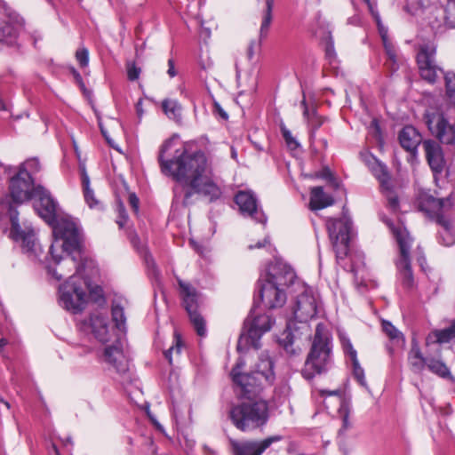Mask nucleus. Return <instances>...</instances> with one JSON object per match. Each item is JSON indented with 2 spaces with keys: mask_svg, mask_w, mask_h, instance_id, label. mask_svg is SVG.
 <instances>
[{
  "mask_svg": "<svg viewBox=\"0 0 455 455\" xmlns=\"http://www.w3.org/2000/svg\"><path fill=\"white\" fill-rule=\"evenodd\" d=\"M273 323L274 320L269 315L259 314L255 308L252 309L244 321V331L239 337L237 350L241 351L249 346L258 349L261 336L270 331Z\"/></svg>",
  "mask_w": 455,
  "mask_h": 455,
  "instance_id": "10",
  "label": "nucleus"
},
{
  "mask_svg": "<svg viewBox=\"0 0 455 455\" xmlns=\"http://www.w3.org/2000/svg\"><path fill=\"white\" fill-rule=\"evenodd\" d=\"M423 261H425V258H424V257H420V258L419 259V264H420V266H421V267H423Z\"/></svg>",
  "mask_w": 455,
  "mask_h": 455,
  "instance_id": "60",
  "label": "nucleus"
},
{
  "mask_svg": "<svg viewBox=\"0 0 455 455\" xmlns=\"http://www.w3.org/2000/svg\"><path fill=\"white\" fill-rule=\"evenodd\" d=\"M39 160L37 158H30L22 164L19 172H26L28 175L32 177V174L39 172Z\"/></svg>",
  "mask_w": 455,
  "mask_h": 455,
  "instance_id": "40",
  "label": "nucleus"
},
{
  "mask_svg": "<svg viewBox=\"0 0 455 455\" xmlns=\"http://www.w3.org/2000/svg\"><path fill=\"white\" fill-rule=\"evenodd\" d=\"M1 401L4 403V404L8 409L10 408V404H9V403H8V401H7V400H1Z\"/></svg>",
  "mask_w": 455,
  "mask_h": 455,
  "instance_id": "62",
  "label": "nucleus"
},
{
  "mask_svg": "<svg viewBox=\"0 0 455 455\" xmlns=\"http://www.w3.org/2000/svg\"><path fill=\"white\" fill-rule=\"evenodd\" d=\"M53 449H54V451H55V452H56V455H59V451H58V450H57V448H56V446H55V445H53Z\"/></svg>",
  "mask_w": 455,
  "mask_h": 455,
  "instance_id": "64",
  "label": "nucleus"
},
{
  "mask_svg": "<svg viewBox=\"0 0 455 455\" xmlns=\"http://www.w3.org/2000/svg\"><path fill=\"white\" fill-rule=\"evenodd\" d=\"M301 104L304 107L303 115L307 119V122L311 127L310 137H311V139H315L316 130L324 123L325 118L323 116H317L316 113L315 112V110L312 111V113L310 114V112L307 107L305 99L302 100Z\"/></svg>",
  "mask_w": 455,
  "mask_h": 455,
  "instance_id": "32",
  "label": "nucleus"
},
{
  "mask_svg": "<svg viewBox=\"0 0 455 455\" xmlns=\"http://www.w3.org/2000/svg\"><path fill=\"white\" fill-rule=\"evenodd\" d=\"M326 55L330 60H331L334 57V49L332 44L327 46Z\"/></svg>",
  "mask_w": 455,
  "mask_h": 455,
  "instance_id": "56",
  "label": "nucleus"
},
{
  "mask_svg": "<svg viewBox=\"0 0 455 455\" xmlns=\"http://www.w3.org/2000/svg\"><path fill=\"white\" fill-rule=\"evenodd\" d=\"M329 395H339V392L338 391H332V392H330L328 393Z\"/></svg>",
  "mask_w": 455,
  "mask_h": 455,
  "instance_id": "61",
  "label": "nucleus"
},
{
  "mask_svg": "<svg viewBox=\"0 0 455 455\" xmlns=\"http://www.w3.org/2000/svg\"><path fill=\"white\" fill-rule=\"evenodd\" d=\"M254 55V43L251 42L247 49V56L251 60Z\"/></svg>",
  "mask_w": 455,
  "mask_h": 455,
  "instance_id": "55",
  "label": "nucleus"
},
{
  "mask_svg": "<svg viewBox=\"0 0 455 455\" xmlns=\"http://www.w3.org/2000/svg\"><path fill=\"white\" fill-rule=\"evenodd\" d=\"M142 410H144L147 413V415L151 419V420H154V418L151 415V412L149 411V403L145 402L143 405L140 406Z\"/></svg>",
  "mask_w": 455,
  "mask_h": 455,
  "instance_id": "54",
  "label": "nucleus"
},
{
  "mask_svg": "<svg viewBox=\"0 0 455 455\" xmlns=\"http://www.w3.org/2000/svg\"><path fill=\"white\" fill-rule=\"evenodd\" d=\"M112 319L116 327L122 331H125L126 317L124 308L118 304L112 305Z\"/></svg>",
  "mask_w": 455,
  "mask_h": 455,
  "instance_id": "36",
  "label": "nucleus"
},
{
  "mask_svg": "<svg viewBox=\"0 0 455 455\" xmlns=\"http://www.w3.org/2000/svg\"><path fill=\"white\" fill-rule=\"evenodd\" d=\"M173 345L170 347L167 350L164 352L165 358L168 360L169 363H172V355L175 352L177 355H179L181 351L182 347V341L180 339V336L175 332L174 333V339H173Z\"/></svg>",
  "mask_w": 455,
  "mask_h": 455,
  "instance_id": "39",
  "label": "nucleus"
},
{
  "mask_svg": "<svg viewBox=\"0 0 455 455\" xmlns=\"http://www.w3.org/2000/svg\"><path fill=\"white\" fill-rule=\"evenodd\" d=\"M174 138L166 140L160 148L158 162L161 172L180 183L184 188L183 204H192L194 195L209 202L220 198L222 191L214 180L212 161L203 150L190 149L188 142L174 150L170 159L164 154L172 148Z\"/></svg>",
  "mask_w": 455,
  "mask_h": 455,
  "instance_id": "1",
  "label": "nucleus"
},
{
  "mask_svg": "<svg viewBox=\"0 0 455 455\" xmlns=\"http://www.w3.org/2000/svg\"><path fill=\"white\" fill-rule=\"evenodd\" d=\"M259 294L262 303L268 308L281 307L287 299L283 288L261 278L259 280Z\"/></svg>",
  "mask_w": 455,
  "mask_h": 455,
  "instance_id": "18",
  "label": "nucleus"
},
{
  "mask_svg": "<svg viewBox=\"0 0 455 455\" xmlns=\"http://www.w3.org/2000/svg\"><path fill=\"white\" fill-rule=\"evenodd\" d=\"M141 105H142V100H140L136 105V109H137V113L139 116H141L143 113Z\"/></svg>",
  "mask_w": 455,
  "mask_h": 455,
  "instance_id": "57",
  "label": "nucleus"
},
{
  "mask_svg": "<svg viewBox=\"0 0 455 455\" xmlns=\"http://www.w3.org/2000/svg\"><path fill=\"white\" fill-rule=\"evenodd\" d=\"M427 23L435 33L442 32L446 26L445 11L442 8L434 9L427 18Z\"/></svg>",
  "mask_w": 455,
  "mask_h": 455,
  "instance_id": "30",
  "label": "nucleus"
},
{
  "mask_svg": "<svg viewBox=\"0 0 455 455\" xmlns=\"http://www.w3.org/2000/svg\"><path fill=\"white\" fill-rule=\"evenodd\" d=\"M233 424L246 432L264 425L268 419L266 400H248L234 406L229 412Z\"/></svg>",
  "mask_w": 455,
  "mask_h": 455,
  "instance_id": "6",
  "label": "nucleus"
},
{
  "mask_svg": "<svg viewBox=\"0 0 455 455\" xmlns=\"http://www.w3.org/2000/svg\"><path fill=\"white\" fill-rule=\"evenodd\" d=\"M180 294L182 296L184 307L189 315L197 334L201 337L206 334L205 322L203 316L198 313V294L196 290L189 283L179 280Z\"/></svg>",
  "mask_w": 455,
  "mask_h": 455,
  "instance_id": "13",
  "label": "nucleus"
},
{
  "mask_svg": "<svg viewBox=\"0 0 455 455\" xmlns=\"http://www.w3.org/2000/svg\"><path fill=\"white\" fill-rule=\"evenodd\" d=\"M281 343L283 344V348L288 354L295 355L297 353L296 349L293 347V337L290 332L287 333L285 339H283Z\"/></svg>",
  "mask_w": 455,
  "mask_h": 455,
  "instance_id": "46",
  "label": "nucleus"
},
{
  "mask_svg": "<svg viewBox=\"0 0 455 455\" xmlns=\"http://www.w3.org/2000/svg\"><path fill=\"white\" fill-rule=\"evenodd\" d=\"M266 279L284 291L285 287L294 283L296 275L290 266L283 262H275L269 266Z\"/></svg>",
  "mask_w": 455,
  "mask_h": 455,
  "instance_id": "19",
  "label": "nucleus"
},
{
  "mask_svg": "<svg viewBox=\"0 0 455 455\" xmlns=\"http://www.w3.org/2000/svg\"><path fill=\"white\" fill-rule=\"evenodd\" d=\"M88 282L84 276L70 275L59 286V304L67 311L81 312L87 302Z\"/></svg>",
  "mask_w": 455,
  "mask_h": 455,
  "instance_id": "7",
  "label": "nucleus"
},
{
  "mask_svg": "<svg viewBox=\"0 0 455 455\" xmlns=\"http://www.w3.org/2000/svg\"><path fill=\"white\" fill-rule=\"evenodd\" d=\"M8 341L5 338L0 339V352H3L4 347L7 345Z\"/></svg>",
  "mask_w": 455,
  "mask_h": 455,
  "instance_id": "58",
  "label": "nucleus"
},
{
  "mask_svg": "<svg viewBox=\"0 0 455 455\" xmlns=\"http://www.w3.org/2000/svg\"><path fill=\"white\" fill-rule=\"evenodd\" d=\"M351 363L353 367L354 377L362 387H366L364 371L361 367L359 361H352Z\"/></svg>",
  "mask_w": 455,
  "mask_h": 455,
  "instance_id": "42",
  "label": "nucleus"
},
{
  "mask_svg": "<svg viewBox=\"0 0 455 455\" xmlns=\"http://www.w3.org/2000/svg\"><path fill=\"white\" fill-rule=\"evenodd\" d=\"M104 361L108 363L117 373L123 374L129 370V363L123 352L121 342L108 346L104 350Z\"/></svg>",
  "mask_w": 455,
  "mask_h": 455,
  "instance_id": "21",
  "label": "nucleus"
},
{
  "mask_svg": "<svg viewBox=\"0 0 455 455\" xmlns=\"http://www.w3.org/2000/svg\"><path fill=\"white\" fill-rule=\"evenodd\" d=\"M82 236L76 223L61 221L54 228V237L50 247L51 258L47 273L56 281L66 276H84L87 260L81 256Z\"/></svg>",
  "mask_w": 455,
  "mask_h": 455,
  "instance_id": "2",
  "label": "nucleus"
},
{
  "mask_svg": "<svg viewBox=\"0 0 455 455\" xmlns=\"http://www.w3.org/2000/svg\"><path fill=\"white\" fill-rule=\"evenodd\" d=\"M423 147L427 163L436 180V175L442 173L445 164L442 148L436 141L431 140H425Z\"/></svg>",
  "mask_w": 455,
  "mask_h": 455,
  "instance_id": "22",
  "label": "nucleus"
},
{
  "mask_svg": "<svg viewBox=\"0 0 455 455\" xmlns=\"http://www.w3.org/2000/svg\"><path fill=\"white\" fill-rule=\"evenodd\" d=\"M76 59L79 63L80 67L84 68L89 63V52L86 48L83 47L76 51Z\"/></svg>",
  "mask_w": 455,
  "mask_h": 455,
  "instance_id": "43",
  "label": "nucleus"
},
{
  "mask_svg": "<svg viewBox=\"0 0 455 455\" xmlns=\"http://www.w3.org/2000/svg\"><path fill=\"white\" fill-rule=\"evenodd\" d=\"M428 358L423 355L416 339H412L411 349L408 353L410 370L415 374H421L425 368H427Z\"/></svg>",
  "mask_w": 455,
  "mask_h": 455,
  "instance_id": "25",
  "label": "nucleus"
},
{
  "mask_svg": "<svg viewBox=\"0 0 455 455\" xmlns=\"http://www.w3.org/2000/svg\"><path fill=\"white\" fill-rule=\"evenodd\" d=\"M422 140L419 132L411 125L405 126L399 133L401 146L411 153H415Z\"/></svg>",
  "mask_w": 455,
  "mask_h": 455,
  "instance_id": "26",
  "label": "nucleus"
},
{
  "mask_svg": "<svg viewBox=\"0 0 455 455\" xmlns=\"http://www.w3.org/2000/svg\"><path fill=\"white\" fill-rule=\"evenodd\" d=\"M129 202L133 210L137 212L139 209V198L136 196L135 194L130 195Z\"/></svg>",
  "mask_w": 455,
  "mask_h": 455,
  "instance_id": "50",
  "label": "nucleus"
},
{
  "mask_svg": "<svg viewBox=\"0 0 455 455\" xmlns=\"http://www.w3.org/2000/svg\"><path fill=\"white\" fill-rule=\"evenodd\" d=\"M245 366L243 358H238L230 375L236 387L243 394V398H251L258 395L264 388L270 387L275 380L273 362L267 355L262 354L254 370L250 373H243Z\"/></svg>",
  "mask_w": 455,
  "mask_h": 455,
  "instance_id": "4",
  "label": "nucleus"
},
{
  "mask_svg": "<svg viewBox=\"0 0 455 455\" xmlns=\"http://www.w3.org/2000/svg\"><path fill=\"white\" fill-rule=\"evenodd\" d=\"M423 208L429 217L443 228L444 234H440L441 243L445 246L454 244L455 234L450 215L452 203L450 197L440 199L429 196L424 203Z\"/></svg>",
  "mask_w": 455,
  "mask_h": 455,
  "instance_id": "8",
  "label": "nucleus"
},
{
  "mask_svg": "<svg viewBox=\"0 0 455 455\" xmlns=\"http://www.w3.org/2000/svg\"><path fill=\"white\" fill-rule=\"evenodd\" d=\"M385 192L387 194V201H388L389 207L393 211H395L398 208V198L392 194L391 190H390V192H387V191H385Z\"/></svg>",
  "mask_w": 455,
  "mask_h": 455,
  "instance_id": "48",
  "label": "nucleus"
},
{
  "mask_svg": "<svg viewBox=\"0 0 455 455\" xmlns=\"http://www.w3.org/2000/svg\"><path fill=\"white\" fill-rule=\"evenodd\" d=\"M168 66H169V68L167 70V73L168 75L171 76V77H174L176 76V71H175V68H174V62H173V60L170 59L168 60Z\"/></svg>",
  "mask_w": 455,
  "mask_h": 455,
  "instance_id": "51",
  "label": "nucleus"
},
{
  "mask_svg": "<svg viewBox=\"0 0 455 455\" xmlns=\"http://www.w3.org/2000/svg\"><path fill=\"white\" fill-rule=\"evenodd\" d=\"M432 339H435V342L440 344L448 343L451 340L455 339V318L451 321V323L448 328L433 331L427 336V343L428 344Z\"/></svg>",
  "mask_w": 455,
  "mask_h": 455,
  "instance_id": "28",
  "label": "nucleus"
},
{
  "mask_svg": "<svg viewBox=\"0 0 455 455\" xmlns=\"http://www.w3.org/2000/svg\"><path fill=\"white\" fill-rule=\"evenodd\" d=\"M427 368L433 373L438 375L441 378H448L451 376V372L446 364L436 358L429 357L427 360Z\"/></svg>",
  "mask_w": 455,
  "mask_h": 455,
  "instance_id": "34",
  "label": "nucleus"
},
{
  "mask_svg": "<svg viewBox=\"0 0 455 455\" xmlns=\"http://www.w3.org/2000/svg\"><path fill=\"white\" fill-rule=\"evenodd\" d=\"M267 243H269V240H268V238L266 237V238H264V240L262 242H259L255 245H251V244L249 245V249L250 250H252L254 248L259 249V248L265 247L266 244H267Z\"/></svg>",
  "mask_w": 455,
  "mask_h": 455,
  "instance_id": "52",
  "label": "nucleus"
},
{
  "mask_svg": "<svg viewBox=\"0 0 455 455\" xmlns=\"http://www.w3.org/2000/svg\"><path fill=\"white\" fill-rule=\"evenodd\" d=\"M35 196L38 198L36 209L45 222L52 228L53 235L55 227L61 221L76 223L69 216L61 213L58 203L49 191L42 187H37L35 189Z\"/></svg>",
  "mask_w": 455,
  "mask_h": 455,
  "instance_id": "11",
  "label": "nucleus"
},
{
  "mask_svg": "<svg viewBox=\"0 0 455 455\" xmlns=\"http://www.w3.org/2000/svg\"><path fill=\"white\" fill-rule=\"evenodd\" d=\"M281 131H282V134H283V137L287 144V146L291 148V149H295L299 147V143L296 141V140L291 136V132L285 128V127H282L281 128Z\"/></svg>",
  "mask_w": 455,
  "mask_h": 455,
  "instance_id": "44",
  "label": "nucleus"
},
{
  "mask_svg": "<svg viewBox=\"0 0 455 455\" xmlns=\"http://www.w3.org/2000/svg\"><path fill=\"white\" fill-rule=\"evenodd\" d=\"M392 231L400 249L399 259L396 260L397 279L404 289L411 290L415 286L410 259L412 238L403 227L393 228Z\"/></svg>",
  "mask_w": 455,
  "mask_h": 455,
  "instance_id": "9",
  "label": "nucleus"
},
{
  "mask_svg": "<svg viewBox=\"0 0 455 455\" xmlns=\"http://www.w3.org/2000/svg\"><path fill=\"white\" fill-rule=\"evenodd\" d=\"M162 108L169 119L176 123L181 122L182 107L176 100L165 99L162 102Z\"/></svg>",
  "mask_w": 455,
  "mask_h": 455,
  "instance_id": "29",
  "label": "nucleus"
},
{
  "mask_svg": "<svg viewBox=\"0 0 455 455\" xmlns=\"http://www.w3.org/2000/svg\"><path fill=\"white\" fill-rule=\"evenodd\" d=\"M435 46L433 44H423L417 54V63L420 76L430 84H434L442 69L435 63Z\"/></svg>",
  "mask_w": 455,
  "mask_h": 455,
  "instance_id": "14",
  "label": "nucleus"
},
{
  "mask_svg": "<svg viewBox=\"0 0 455 455\" xmlns=\"http://www.w3.org/2000/svg\"><path fill=\"white\" fill-rule=\"evenodd\" d=\"M235 202L243 216L250 217L262 224L266 223L267 217L259 207L258 199L251 191H239L235 196Z\"/></svg>",
  "mask_w": 455,
  "mask_h": 455,
  "instance_id": "16",
  "label": "nucleus"
},
{
  "mask_svg": "<svg viewBox=\"0 0 455 455\" xmlns=\"http://www.w3.org/2000/svg\"><path fill=\"white\" fill-rule=\"evenodd\" d=\"M370 9H371V12L372 13V15L374 16L375 20H376V22L378 24V27H379V34L380 36H382V34H386V37L387 38V29L383 27V25L380 23V20H379V16L378 13H376L372 7L370 6Z\"/></svg>",
  "mask_w": 455,
  "mask_h": 455,
  "instance_id": "49",
  "label": "nucleus"
},
{
  "mask_svg": "<svg viewBox=\"0 0 455 455\" xmlns=\"http://www.w3.org/2000/svg\"><path fill=\"white\" fill-rule=\"evenodd\" d=\"M73 74H74V76L76 78V80L79 83H82V77H81V75L76 71V70H73Z\"/></svg>",
  "mask_w": 455,
  "mask_h": 455,
  "instance_id": "59",
  "label": "nucleus"
},
{
  "mask_svg": "<svg viewBox=\"0 0 455 455\" xmlns=\"http://www.w3.org/2000/svg\"><path fill=\"white\" fill-rule=\"evenodd\" d=\"M282 440L281 435H273L263 440H230L232 455H262L274 443Z\"/></svg>",
  "mask_w": 455,
  "mask_h": 455,
  "instance_id": "15",
  "label": "nucleus"
},
{
  "mask_svg": "<svg viewBox=\"0 0 455 455\" xmlns=\"http://www.w3.org/2000/svg\"><path fill=\"white\" fill-rule=\"evenodd\" d=\"M322 143H323V146L324 148H326V147H327V140H322Z\"/></svg>",
  "mask_w": 455,
  "mask_h": 455,
  "instance_id": "63",
  "label": "nucleus"
},
{
  "mask_svg": "<svg viewBox=\"0 0 455 455\" xmlns=\"http://www.w3.org/2000/svg\"><path fill=\"white\" fill-rule=\"evenodd\" d=\"M317 313V299L313 292L308 289L304 291L297 297L293 307L294 318L306 323L312 319Z\"/></svg>",
  "mask_w": 455,
  "mask_h": 455,
  "instance_id": "17",
  "label": "nucleus"
},
{
  "mask_svg": "<svg viewBox=\"0 0 455 455\" xmlns=\"http://www.w3.org/2000/svg\"><path fill=\"white\" fill-rule=\"evenodd\" d=\"M366 164L371 173L379 180L381 189L383 191L390 192V189H392V184L387 166L372 156H367Z\"/></svg>",
  "mask_w": 455,
  "mask_h": 455,
  "instance_id": "24",
  "label": "nucleus"
},
{
  "mask_svg": "<svg viewBox=\"0 0 455 455\" xmlns=\"http://www.w3.org/2000/svg\"><path fill=\"white\" fill-rule=\"evenodd\" d=\"M33 179L26 172H19L10 180L9 194L0 201V225L11 224L10 236L21 243L22 250L28 255L37 256L40 249L31 227L24 228L19 223L17 206L28 201L35 195Z\"/></svg>",
  "mask_w": 455,
  "mask_h": 455,
  "instance_id": "3",
  "label": "nucleus"
},
{
  "mask_svg": "<svg viewBox=\"0 0 455 455\" xmlns=\"http://www.w3.org/2000/svg\"><path fill=\"white\" fill-rule=\"evenodd\" d=\"M338 412L342 419V427L339 430V435H343L347 429L351 427V422L348 419L350 405L347 400L340 401Z\"/></svg>",
  "mask_w": 455,
  "mask_h": 455,
  "instance_id": "35",
  "label": "nucleus"
},
{
  "mask_svg": "<svg viewBox=\"0 0 455 455\" xmlns=\"http://www.w3.org/2000/svg\"><path fill=\"white\" fill-rule=\"evenodd\" d=\"M274 7V0H266L265 10L263 12L262 22L259 28L260 39L265 38L267 36L270 24L272 22V10Z\"/></svg>",
  "mask_w": 455,
  "mask_h": 455,
  "instance_id": "31",
  "label": "nucleus"
},
{
  "mask_svg": "<svg viewBox=\"0 0 455 455\" xmlns=\"http://www.w3.org/2000/svg\"><path fill=\"white\" fill-rule=\"evenodd\" d=\"M22 28V19L19 15L8 16L2 19L0 24V44H14L17 42Z\"/></svg>",
  "mask_w": 455,
  "mask_h": 455,
  "instance_id": "20",
  "label": "nucleus"
},
{
  "mask_svg": "<svg viewBox=\"0 0 455 455\" xmlns=\"http://www.w3.org/2000/svg\"><path fill=\"white\" fill-rule=\"evenodd\" d=\"M81 180L82 186L84 189V196L88 205L92 208L98 204V201L96 200L93 191L90 188V179L86 172L85 167H81Z\"/></svg>",
  "mask_w": 455,
  "mask_h": 455,
  "instance_id": "33",
  "label": "nucleus"
},
{
  "mask_svg": "<svg viewBox=\"0 0 455 455\" xmlns=\"http://www.w3.org/2000/svg\"><path fill=\"white\" fill-rule=\"evenodd\" d=\"M382 329L383 331L387 334V336L396 343H403L404 339L403 335L401 331H399L390 322L383 321L382 322Z\"/></svg>",
  "mask_w": 455,
  "mask_h": 455,
  "instance_id": "37",
  "label": "nucleus"
},
{
  "mask_svg": "<svg viewBox=\"0 0 455 455\" xmlns=\"http://www.w3.org/2000/svg\"><path fill=\"white\" fill-rule=\"evenodd\" d=\"M141 69L137 67L134 63L127 64V76L130 81H135L139 79Z\"/></svg>",
  "mask_w": 455,
  "mask_h": 455,
  "instance_id": "45",
  "label": "nucleus"
},
{
  "mask_svg": "<svg viewBox=\"0 0 455 455\" xmlns=\"http://www.w3.org/2000/svg\"><path fill=\"white\" fill-rule=\"evenodd\" d=\"M334 200L331 196L324 193L322 187H315L310 192L309 208L312 211L323 209L332 205Z\"/></svg>",
  "mask_w": 455,
  "mask_h": 455,
  "instance_id": "27",
  "label": "nucleus"
},
{
  "mask_svg": "<svg viewBox=\"0 0 455 455\" xmlns=\"http://www.w3.org/2000/svg\"><path fill=\"white\" fill-rule=\"evenodd\" d=\"M215 108L216 110L218 111L219 115L223 118V119H228V114L221 108V107L220 106L219 103H215Z\"/></svg>",
  "mask_w": 455,
  "mask_h": 455,
  "instance_id": "53",
  "label": "nucleus"
},
{
  "mask_svg": "<svg viewBox=\"0 0 455 455\" xmlns=\"http://www.w3.org/2000/svg\"><path fill=\"white\" fill-rule=\"evenodd\" d=\"M382 41L387 53L388 54L391 60H394L395 57L394 49L392 44L388 42V39L386 37V34H382Z\"/></svg>",
  "mask_w": 455,
  "mask_h": 455,
  "instance_id": "47",
  "label": "nucleus"
},
{
  "mask_svg": "<svg viewBox=\"0 0 455 455\" xmlns=\"http://www.w3.org/2000/svg\"><path fill=\"white\" fill-rule=\"evenodd\" d=\"M432 0H408L404 9L411 13L416 14L418 12L430 7Z\"/></svg>",
  "mask_w": 455,
  "mask_h": 455,
  "instance_id": "38",
  "label": "nucleus"
},
{
  "mask_svg": "<svg viewBox=\"0 0 455 455\" xmlns=\"http://www.w3.org/2000/svg\"><path fill=\"white\" fill-rule=\"evenodd\" d=\"M340 342L342 345V348L344 353L349 357L350 361H355L357 359L356 350L353 347V345L350 339L345 336H340Z\"/></svg>",
  "mask_w": 455,
  "mask_h": 455,
  "instance_id": "41",
  "label": "nucleus"
},
{
  "mask_svg": "<svg viewBox=\"0 0 455 455\" xmlns=\"http://www.w3.org/2000/svg\"><path fill=\"white\" fill-rule=\"evenodd\" d=\"M331 347L329 333L323 323L315 328L311 349L306 359L302 375L307 379L326 372L331 366Z\"/></svg>",
  "mask_w": 455,
  "mask_h": 455,
  "instance_id": "5",
  "label": "nucleus"
},
{
  "mask_svg": "<svg viewBox=\"0 0 455 455\" xmlns=\"http://www.w3.org/2000/svg\"><path fill=\"white\" fill-rule=\"evenodd\" d=\"M326 227L337 259H344L349 251L351 221L347 218L329 219Z\"/></svg>",
  "mask_w": 455,
  "mask_h": 455,
  "instance_id": "12",
  "label": "nucleus"
},
{
  "mask_svg": "<svg viewBox=\"0 0 455 455\" xmlns=\"http://www.w3.org/2000/svg\"><path fill=\"white\" fill-rule=\"evenodd\" d=\"M88 331L101 343L109 340V326L108 318L101 314H92L86 323Z\"/></svg>",
  "mask_w": 455,
  "mask_h": 455,
  "instance_id": "23",
  "label": "nucleus"
}]
</instances>
